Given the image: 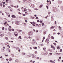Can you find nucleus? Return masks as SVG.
Returning <instances> with one entry per match:
<instances>
[{"label": "nucleus", "mask_w": 63, "mask_h": 63, "mask_svg": "<svg viewBox=\"0 0 63 63\" xmlns=\"http://www.w3.org/2000/svg\"><path fill=\"white\" fill-rule=\"evenodd\" d=\"M28 34L29 36H32V32H30L28 33Z\"/></svg>", "instance_id": "nucleus-1"}, {"label": "nucleus", "mask_w": 63, "mask_h": 63, "mask_svg": "<svg viewBox=\"0 0 63 63\" xmlns=\"http://www.w3.org/2000/svg\"><path fill=\"white\" fill-rule=\"evenodd\" d=\"M57 11V8H56L55 7L54 8L53 11L54 12H56Z\"/></svg>", "instance_id": "nucleus-2"}, {"label": "nucleus", "mask_w": 63, "mask_h": 63, "mask_svg": "<svg viewBox=\"0 0 63 63\" xmlns=\"http://www.w3.org/2000/svg\"><path fill=\"white\" fill-rule=\"evenodd\" d=\"M31 7L32 8H34V7H35V5L34 4H31Z\"/></svg>", "instance_id": "nucleus-3"}, {"label": "nucleus", "mask_w": 63, "mask_h": 63, "mask_svg": "<svg viewBox=\"0 0 63 63\" xmlns=\"http://www.w3.org/2000/svg\"><path fill=\"white\" fill-rule=\"evenodd\" d=\"M51 48H53L54 50H55V47H54L53 46L51 45Z\"/></svg>", "instance_id": "nucleus-4"}, {"label": "nucleus", "mask_w": 63, "mask_h": 63, "mask_svg": "<svg viewBox=\"0 0 63 63\" xmlns=\"http://www.w3.org/2000/svg\"><path fill=\"white\" fill-rule=\"evenodd\" d=\"M54 27L53 26L50 27V29H54Z\"/></svg>", "instance_id": "nucleus-5"}, {"label": "nucleus", "mask_w": 63, "mask_h": 63, "mask_svg": "<svg viewBox=\"0 0 63 63\" xmlns=\"http://www.w3.org/2000/svg\"><path fill=\"white\" fill-rule=\"evenodd\" d=\"M28 11L30 12V14H31V13L32 12V11H31V10L30 9L28 10Z\"/></svg>", "instance_id": "nucleus-6"}, {"label": "nucleus", "mask_w": 63, "mask_h": 63, "mask_svg": "<svg viewBox=\"0 0 63 63\" xmlns=\"http://www.w3.org/2000/svg\"><path fill=\"white\" fill-rule=\"evenodd\" d=\"M43 49L44 51H46V47H44L43 48Z\"/></svg>", "instance_id": "nucleus-7"}, {"label": "nucleus", "mask_w": 63, "mask_h": 63, "mask_svg": "<svg viewBox=\"0 0 63 63\" xmlns=\"http://www.w3.org/2000/svg\"><path fill=\"white\" fill-rule=\"evenodd\" d=\"M4 25H6V26L8 25V23H7V22H5L4 23Z\"/></svg>", "instance_id": "nucleus-8"}, {"label": "nucleus", "mask_w": 63, "mask_h": 63, "mask_svg": "<svg viewBox=\"0 0 63 63\" xmlns=\"http://www.w3.org/2000/svg\"><path fill=\"white\" fill-rule=\"evenodd\" d=\"M14 35H15V36H18V34H15V32L14 33Z\"/></svg>", "instance_id": "nucleus-9"}, {"label": "nucleus", "mask_w": 63, "mask_h": 63, "mask_svg": "<svg viewBox=\"0 0 63 63\" xmlns=\"http://www.w3.org/2000/svg\"><path fill=\"white\" fill-rule=\"evenodd\" d=\"M12 58L11 57L10 58L9 61H12Z\"/></svg>", "instance_id": "nucleus-10"}, {"label": "nucleus", "mask_w": 63, "mask_h": 63, "mask_svg": "<svg viewBox=\"0 0 63 63\" xmlns=\"http://www.w3.org/2000/svg\"><path fill=\"white\" fill-rule=\"evenodd\" d=\"M12 17L13 18H15V15H12Z\"/></svg>", "instance_id": "nucleus-11"}, {"label": "nucleus", "mask_w": 63, "mask_h": 63, "mask_svg": "<svg viewBox=\"0 0 63 63\" xmlns=\"http://www.w3.org/2000/svg\"><path fill=\"white\" fill-rule=\"evenodd\" d=\"M9 38H8V37H5V39H6V40H8V39Z\"/></svg>", "instance_id": "nucleus-12"}, {"label": "nucleus", "mask_w": 63, "mask_h": 63, "mask_svg": "<svg viewBox=\"0 0 63 63\" xmlns=\"http://www.w3.org/2000/svg\"><path fill=\"white\" fill-rule=\"evenodd\" d=\"M48 42V39H47L46 40V42Z\"/></svg>", "instance_id": "nucleus-13"}, {"label": "nucleus", "mask_w": 63, "mask_h": 63, "mask_svg": "<svg viewBox=\"0 0 63 63\" xmlns=\"http://www.w3.org/2000/svg\"><path fill=\"white\" fill-rule=\"evenodd\" d=\"M2 5H3V4L2 3H0V7L1 6V7H2Z\"/></svg>", "instance_id": "nucleus-14"}, {"label": "nucleus", "mask_w": 63, "mask_h": 63, "mask_svg": "<svg viewBox=\"0 0 63 63\" xmlns=\"http://www.w3.org/2000/svg\"><path fill=\"white\" fill-rule=\"evenodd\" d=\"M30 62H32V63H34V62H35V61H32V60H31L30 61Z\"/></svg>", "instance_id": "nucleus-15"}, {"label": "nucleus", "mask_w": 63, "mask_h": 63, "mask_svg": "<svg viewBox=\"0 0 63 63\" xmlns=\"http://www.w3.org/2000/svg\"><path fill=\"white\" fill-rule=\"evenodd\" d=\"M0 36H1V37H3V36H4V34H1Z\"/></svg>", "instance_id": "nucleus-16"}, {"label": "nucleus", "mask_w": 63, "mask_h": 63, "mask_svg": "<svg viewBox=\"0 0 63 63\" xmlns=\"http://www.w3.org/2000/svg\"><path fill=\"white\" fill-rule=\"evenodd\" d=\"M46 32H46V31H45L44 32V35H45V34H46Z\"/></svg>", "instance_id": "nucleus-17"}, {"label": "nucleus", "mask_w": 63, "mask_h": 63, "mask_svg": "<svg viewBox=\"0 0 63 63\" xmlns=\"http://www.w3.org/2000/svg\"><path fill=\"white\" fill-rule=\"evenodd\" d=\"M23 24H24V25H26V24L25 23H23Z\"/></svg>", "instance_id": "nucleus-18"}, {"label": "nucleus", "mask_w": 63, "mask_h": 63, "mask_svg": "<svg viewBox=\"0 0 63 63\" xmlns=\"http://www.w3.org/2000/svg\"><path fill=\"white\" fill-rule=\"evenodd\" d=\"M51 39H54V37H53V36H51Z\"/></svg>", "instance_id": "nucleus-19"}, {"label": "nucleus", "mask_w": 63, "mask_h": 63, "mask_svg": "<svg viewBox=\"0 0 63 63\" xmlns=\"http://www.w3.org/2000/svg\"><path fill=\"white\" fill-rule=\"evenodd\" d=\"M43 7V5H41L40 6V8H41V7Z\"/></svg>", "instance_id": "nucleus-20"}, {"label": "nucleus", "mask_w": 63, "mask_h": 63, "mask_svg": "<svg viewBox=\"0 0 63 63\" xmlns=\"http://www.w3.org/2000/svg\"><path fill=\"white\" fill-rule=\"evenodd\" d=\"M34 53H36L37 54L38 53L37 52V51H35Z\"/></svg>", "instance_id": "nucleus-21"}, {"label": "nucleus", "mask_w": 63, "mask_h": 63, "mask_svg": "<svg viewBox=\"0 0 63 63\" xmlns=\"http://www.w3.org/2000/svg\"><path fill=\"white\" fill-rule=\"evenodd\" d=\"M3 8H5V4H3Z\"/></svg>", "instance_id": "nucleus-22"}, {"label": "nucleus", "mask_w": 63, "mask_h": 63, "mask_svg": "<svg viewBox=\"0 0 63 63\" xmlns=\"http://www.w3.org/2000/svg\"><path fill=\"white\" fill-rule=\"evenodd\" d=\"M36 25H40V26H41V25L40 24H39H39H36Z\"/></svg>", "instance_id": "nucleus-23"}, {"label": "nucleus", "mask_w": 63, "mask_h": 63, "mask_svg": "<svg viewBox=\"0 0 63 63\" xmlns=\"http://www.w3.org/2000/svg\"><path fill=\"white\" fill-rule=\"evenodd\" d=\"M53 44H54V45L55 46H56V43H53Z\"/></svg>", "instance_id": "nucleus-24"}, {"label": "nucleus", "mask_w": 63, "mask_h": 63, "mask_svg": "<svg viewBox=\"0 0 63 63\" xmlns=\"http://www.w3.org/2000/svg\"><path fill=\"white\" fill-rule=\"evenodd\" d=\"M57 49H59V48H60L59 47H57Z\"/></svg>", "instance_id": "nucleus-25"}, {"label": "nucleus", "mask_w": 63, "mask_h": 63, "mask_svg": "<svg viewBox=\"0 0 63 63\" xmlns=\"http://www.w3.org/2000/svg\"><path fill=\"white\" fill-rule=\"evenodd\" d=\"M40 46H44V44H40Z\"/></svg>", "instance_id": "nucleus-26"}, {"label": "nucleus", "mask_w": 63, "mask_h": 63, "mask_svg": "<svg viewBox=\"0 0 63 63\" xmlns=\"http://www.w3.org/2000/svg\"><path fill=\"white\" fill-rule=\"evenodd\" d=\"M4 29H5V28H4V27H3L2 29V30H4Z\"/></svg>", "instance_id": "nucleus-27"}, {"label": "nucleus", "mask_w": 63, "mask_h": 63, "mask_svg": "<svg viewBox=\"0 0 63 63\" xmlns=\"http://www.w3.org/2000/svg\"><path fill=\"white\" fill-rule=\"evenodd\" d=\"M49 54H50V55H52V53H50Z\"/></svg>", "instance_id": "nucleus-28"}, {"label": "nucleus", "mask_w": 63, "mask_h": 63, "mask_svg": "<svg viewBox=\"0 0 63 63\" xmlns=\"http://www.w3.org/2000/svg\"><path fill=\"white\" fill-rule=\"evenodd\" d=\"M35 10H36V11H37V10H38V9H37V8H35Z\"/></svg>", "instance_id": "nucleus-29"}, {"label": "nucleus", "mask_w": 63, "mask_h": 63, "mask_svg": "<svg viewBox=\"0 0 63 63\" xmlns=\"http://www.w3.org/2000/svg\"><path fill=\"white\" fill-rule=\"evenodd\" d=\"M12 31H14V29H12Z\"/></svg>", "instance_id": "nucleus-30"}, {"label": "nucleus", "mask_w": 63, "mask_h": 63, "mask_svg": "<svg viewBox=\"0 0 63 63\" xmlns=\"http://www.w3.org/2000/svg\"><path fill=\"white\" fill-rule=\"evenodd\" d=\"M40 23H42V21H40Z\"/></svg>", "instance_id": "nucleus-31"}, {"label": "nucleus", "mask_w": 63, "mask_h": 63, "mask_svg": "<svg viewBox=\"0 0 63 63\" xmlns=\"http://www.w3.org/2000/svg\"><path fill=\"white\" fill-rule=\"evenodd\" d=\"M19 38L20 39H21V36H20L19 37Z\"/></svg>", "instance_id": "nucleus-32"}, {"label": "nucleus", "mask_w": 63, "mask_h": 63, "mask_svg": "<svg viewBox=\"0 0 63 63\" xmlns=\"http://www.w3.org/2000/svg\"><path fill=\"white\" fill-rule=\"evenodd\" d=\"M17 49H19V48L18 47H17V48H16V50H17Z\"/></svg>", "instance_id": "nucleus-33"}, {"label": "nucleus", "mask_w": 63, "mask_h": 63, "mask_svg": "<svg viewBox=\"0 0 63 63\" xmlns=\"http://www.w3.org/2000/svg\"><path fill=\"white\" fill-rule=\"evenodd\" d=\"M8 1H9V0H6V2L8 3Z\"/></svg>", "instance_id": "nucleus-34"}, {"label": "nucleus", "mask_w": 63, "mask_h": 63, "mask_svg": "<svg viewBox=\"0 0 63 63\" xmlns=\"http://www.w3.org/2000/svg\"><path fill=\"white\" fill-rule=\"evenodd\" d=\"M26 11V8H25L24 9V11H25H25Z\"/></svg>", "instance_id": "nucleus-35"}, {"label": "nucleus", "mask_w": 63, "mask_h": 63, "mask_svg": "<svg viewBox=\"0 0 63 63\" xmlns=\"http://www.w3.org/2000/svg\"><path fill=\"white\" fill-rule=\"evenodd\" d=\"M35 18L36 19H38L39 18H38V17H36Z\"/></svg>", "instance_id": "nucleus-36"}, {"label": "nucleus", "mask_w": 63, "mask_h": 63, "mask_svg": "<svg viewBox=\"0 0 63 63\" xmlns=\"http://www.w3.org/2000/svg\"><path fill=\"white\" fill-rule=\"evenodd\" d=\"M42 26H44V23H43L42 24Z\"/></svg>", "instance_id": "nucleus-37"}, {"label": "nucleus", "mask_w": 63, "mask_h": 63, "mask_svg": "<svg viewBox=\"0 0 63 63\" xmlns=\"http://www.w3.org/2000/svg\"><path fill=\"white\" fill-rule=\"evenodd\" d=\"M22 54H23V55H25V53H22Z\"/></svg>", "instance_id": "nucleus-38"}, {"label": "nucleus", "mask_w": 63, "mask_h": 63, "mask_svg": "<svg viewBox=\"0 0 63 63\" xmlns=\"http://www.w3.org/2000/svg\"><path fill=\"white\" fill-rule=\"evenodd\" d=\"M7 47H9V48H10V46H9V45H7Z\"/></svg>", "instance_id": "nucleus-39"}, {"label": "nucleus", "mask_w": 63, "mask_h": 63, "mask_svg": "<svg viewBox=\"0 0 63 63\" xmlns=\"http://www.w3.org/2000/svg\"><path fill=\"white\" fill-rule=\"evenodd\" d=\"M37 48L36 47H34V49H37Z\"/></svg>", "instance_id": "nucleus-40"}, {"label": "nucleus", "mask_w": 63, "mask_h": 63, "mask_svg": "<svg viewBox=\"0 0 63 63\" xmlns=\"http://www.w3.org/2000/svg\"><path fill=\"white\" fill-rule=\"evenodd\" d=\"M59 29H61V27H60V26H59Z\"/></svg>", "instance_id": "nucleus-41"}, {"label": "nucleus", "mask_w": 63, "mask_h": 63, "mask_svg": "<svg viewBox=\"0 0 63 63\" xmlns=\"http://www.w3.org/2000/svg\"><path fill=\"white\" fill-rule=\"evenodd\" d=\"M19 32H22V30H18Z\"/></svg>", "instance_id": "nucleus-42"}, {"label": "nucleus", "mask_w": 63, "mask_h": 63, "mask_svg": "<svg viewBox=\"0 0 63 63\" xmlns=\"http://www.w3.org/2000/svg\"><path fill=\"white\" fill-rule=\"evenodd\" d=\"M22 16H26V15L25 14H23Z\"/></svg>", "instance_id": "nucleus-43"}, {"label": "nucleus", "mask_w": 63, "mask_h": 63, "mask_svg": "<svg viewBox=\"0 0 63 63\" xmlns=\"http://www.w3.org/2000/svg\"><path fill=\"white\" fill-rule=\"evenodd\" d=\"M46 7H47V9H48V6H46Z\"/></svg>", "instance_id": "nucleus-44"}, {"label": "nucleus", "mask_w": 63, "mask_h": 63, "mask_svg": "<svg viewBox=\"0 0 63 63\" xmlns=\"http://www.w3.org/2000/svg\"><path fill=\"white\" fill-rule=\"evenodd\" d=\"M16 62H18V60H16Z\"/></svg>", "instance_id": "nucleus-45"}, {"label": "nucleus", "mask_w": 63, "mask_h": 63, "mask_svg": "<svg viewBox=\"0 0 63 63\" xmlns=\"http://www.w3.org/2000/svg\"><path fill=\"white\" fill-rule=\"evenodd\" d=\"M9 28H12V27H11V26H9Z\"/></svg>", "instance_id": "nucleus-46"}, {"label": "nucleus", "mask_w": 63, "mask_h": 63, "mask_svg": "<svg viewBox=\"0 0 63 63\" xmlns=\"http://www.w3.org/2000/svg\"><path fill=\"white\" fill-rule=\"evenodd\" d=\"M62 49H61L60 50V52H62Z\"/></svg>", "instance_id": "nucleus-47"}, {"label": "nucleus", "mask_w": 63, "mask_h": 63, "mask_svg": "<svg viewBox=\"0 0 63 63\" xmlns=\"http://www.w3.org/2000/svg\"><path fill=\"white\" fill-rule=\"evenodd\" d=\"M3 57L2 56H1L0 57V58H2Z\"/></svg>", "instance_id": "nucleus-48"}, {"label": "nucleus", "mask_w": 63, "mask_h": 63, "mask_svg": "<svg viewBox=\"0 0 63 63\" xmlns=\"http://www.w3.org/2000/svg\"><path fill=\"white\" fill-rule=\"evenodd\" d=\"M52 61L51 60H50V62H52Z\"/></svg>", "instance_id": "nucleus-49"}, {"label": "nucleus", "mask_w": 63, "mask_h": 63, "mask_svg": "<svg viewBox=\"0 0 63 63\" xmlns=\"http://www.w3.org/2000/svg\"><path fill=\"white\" fill-rule=\"evenodd\" d=\"M57 34L59 35V34H60V33L58 32L57 33Z\"/></svg>", "instance_id": "nucleus-50"}, {"label": "nucleus", "mask_w": 63, "mask_h": 63, "mask_svg": "<svg viewBox=\"0 0 63 63\" xmlns=\"http://www.w3.org/2000/svg\"><path fill=\"white\" fill-rule=\"evenodd\" d=\"M5 55V56L8 57V56L7 55Z\"/></svg>", "instance_id": "nucleus-51"}, {"label": "nucleus", "mask_w": 63, "mask_h": 63, "mask_svg": "<svg viewBox=\"0 0 63 63\" xmlns=\"http://www.w3.org/2000/svg\"><path fill=\"white\" fill-rule=\"evenodd\" d=\"M39 57H37V59H39Z\"/></svg>", "instance_id": "nucleus-52"}, {"label": "nucleus", "mask_w": 63, "mask_h": 63, "mask_svg": "<svg viewBox=\"0 0 63 63\" xmlns=\"http://www.w3.org/2000/svg\"><path fill=\"white\" fill-rule=\"evenodd\" d=\"M35 22H33V24H35Z\"/></svg>", "instance_id": "nucleus-53"}, {"label": "nucleus", "mask_w": 63, "mask_h": 63, "mask_svg": "<svg viewBox=\"0 0 63 63\" xmlns=\"http://www.w3.org/2000/svg\"><path fill=\"white\" fill-rule=\"evenodd\" d=\"M43 40H44L45 39V37H44L43 38Z\"/></svg>", "instance_id": "nucleus-54"}, {"label": "nucleus", "mask_w": 63, "mask_h": 63, "mask_svg": "<svg viewBox=\"0 0 63 63\" xmlns=\"http://www.w3.org/2000/svg\"><path fill=\"white\" fill-rule=\"evenodd\" d=\"M30 23H31V24H33V23L32 22H30Z\"/></svg>", "instance_id": "nucleus-55"}, {"label": "nucleus", "mask_w": 63, "mask_h": 63, "mask_svg": "<svg viewBox=\"0 0 63 63\" xmlns=\"http://www.w3.org/2000/svg\"><path fill=\"white\" fill-rule=\"evenodd\" d=\"M37 22H40V21H39V20H37Z\"/></svg>", "instance_id": "nucleus-56"}, {"label": "nucleus", "mask_w": 63, "mask_h": 63, "mask_svg": "<svg viewBox=\"0 0 63 63\" xmlns=\"http://www.w3.org/2000/svg\"><path fill=\"white\" fill-rule=\"evenodd\" d=\"M52 63H55V62H54V61H52Z\"/></svg>", "instance_id": "nucleus-57"}, {"label": "nucleus", "mask_w": 63, "mask_h": 63, "mask_svg": "<svg viewBox=\"0 0 63 63\" xmlns=\"http://www.w3.org/2000/svg\"><path fill=\"white\" fill-rule=\"evenodd\" d=\"M9 31H10V32H11V31H12V30H9Z\"/></svg>", "instance_id": "nucleus-58"}, {"label": "nucleus", "mask_w": 63, "mask_h": 63, "mask_svg": "<svg viewBox=\"0 0 63 63\" xmlns=\"http://www.w3.org/2000/svg\"><path fill=\"white\" fill-rule=\"evenodd\" d=\"M18 14H19V15H21V13H20V12H19Z\"/></svg>", "instance_id": "nucleus-59"}, {"label": "nucleus", "mask_w": 63, "mask_h": 63, "mask_svg": "<svg viewBox=\"0 0 63 63\" xmlns=\"http://www.w3.org/2000/svg\"><path fill=\"white\" fill-rule=\"evenodd\" d=\"M10 12H13V10H10Z\"/></svg>", "instance_id": "nucleus-60"}, {"label": "nucleus", "mask_w": 63, "mask_h": 63, "mask_svg": "<svg viewBox=\"0 0 63 63\" xmlns=\"http://www.w3.org/2000/svg\"><path fill=\"white\" fill-rule=\"evenodd\" d=\"M32 25H33V26H35V25H34V24H32Z\"/></svg>", "instance_id": "nucleus-61"}, {"label": "nucleus", "mask_w": 63, "mask_h": 63, "mask_svg": "<svg viewBox=\"0 0 63 63\" xmlns=\"http://www.w3.org/2000/svg\"><path fill=\"white\" fill-rule=\"evenodd\" d=\"M43 54H46V53H44V52H43Z\"/></svg>", "instance_id": "nucleus-62"}, {"label": "nucleus", "mask_w": 63, "mask_h": 63, "mask_svg": "<svg viewBox=\"0 0 63 63\" xmlns=\"http://www.w3.org/2000/svg\"><path fill=\"white\" fill-rule=\"evenodd\" d=\"M2 3H3V4H5V2H2Z\"/></svg>", "instance_id": "nucleus-63"}, {"label": "nucleus", "mask_w": 63, "mask_h": 63, "mask_svg": "<svg viewBox=\"0 0 63 63\" xmlns=\"http://www.w3.org/2000/svg\"><path fill=\"white\" fill-rule=\"evenodd\" d=\"M53 31H56V30H55V29H54L53 30Z\"/></svg>", "instance_id": "nucleus-64"}]
</instances>
